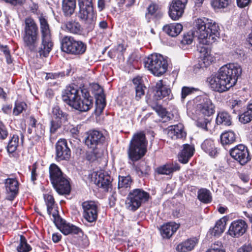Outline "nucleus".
<instances>
[{
	"label": "nucleus",
	"mask_w": 252,
	"mask_h": 252,
	"mask_svg": "<svg viewBox=\"0 0 252 252\" xmlns=\"http://www.w3.org/2000/svg\"><path fill=\"white\" fill-rule=\"evenodd\" d=\"M210 123V121L208 119L199 118L196 122V126L205 130H208L207 125Z\"/></svg>",
	"instance_id": "52"
},
{
	"label": "nucleus",
	"mask_w": 252,
	"mask_h": 252,
	"mask_svg": "<svg viewBox=\"0 0 252 252\" xmlns=\"http://www.w3.org/2000/svg\"><path fill=\"white\" fill-rule=\"evenodd\" d=\"M178 224L175 222H168L161 226L160 234L164 238H169L179 228Z\"/></svg>",
	"instance_id": "24"
},
{
	"label": "nucleus",
	"mask_w": 252,
	"mask_h": 252,
	"mask_svg": "<svg viewBox=\"0 0 252 252\" xmlns=\"http://www.w3.org/2000/svg\"><path fill=\"white\" fill-rule=\"evenodd\" d=\"M4 2L9 3L13 6L22 5L26 0H2Z\"/></svg>",
	"instance_id": "57"
},
{
	"label": "nucleus",
	"mask_w": 252,
	"mask_h": 252,
	"mask_svg": "<svg viewBox=\"0 0 252 252\" xmlns=\"http://www.w3.org/2000/svg\"><path fill=\"white\" fill-rule=\"evenodd\" d=\"M147 141L145 134L138 132L133 135L127 150L129 158L132 161L141 159L147 152Z\"/></svg>",
	"instance_id": "4"
},
{
	"label": "nucleus",
	"mask_w": 252,
	"mask_h": 252,
	"mask_svg": "<svg viewBox=\"0 0 252 252\" xmlns=\"http://www.w3.org/2000/svg\"><path fill=\"white\" fill-rule=\"evenodd\" d=\"M145 66L154 75L159 76L166 72L168 67L167 59L158 54L149 55L145 60Z\"/></svg>",
	"instance_id": "8"
},
{
	"label": "nucleus",
	"mask_w": 252,
	"mask_h": 252,
	"mask_svg": "<svg viewBox=\"0 0 252 252\" xmlns=\"http://www.w3.org/2000/svg\"><path fill=\"white\" fill-rule=\"evenodd\" d=\"M148 14L151 15L157 18H159L162 15L159 9L158 5L155 3H152L148 6Z\"/></svg>",
	"instance_id": "41"
},
{
	"label": "nucleus",
	"mask_w": 252,
	"mask_h": 252,
	"mask_svg": "<svg viewBox=\"0 0 252 252\" xmlns=\"http://www.w3.org/2000/svg\"><path fill=\"white\" fill-rule=\"evenodd\" d=\"M195 101L199 103L196 104L197 111L205 116H210L215 112V106L211 99L207 96H198Z\"/></svg>",
	"instance_id": "14"
},
{
	"label": "nucleus",
	"mask_w": 252,
	"mask_h": 252,
	"mask_svg": "<svg viewBox=\"0 0 252 252\" xmlns=\"http://www.w3.org/2000/svg\"><path fill=\"white\" fill-rule=\"evenodd\" d=\"M8 133L6 127L0 121V139H5L8 136Z\"/></svg>",
	"instance_id": "56"
},
{
	"label": "nucleus",
	"mask_w": 252,
	"mask_h": 252,
	"mask_svg": "<svg viewBox=\"0 0 252 252\" xmlns=\"http://www.w3.org/2000/svg\"><path fill=\"white\" fill-rule=\"evenodd\" d=\"M86 45L81 40H77L71 36H65L61 40L62 50L68 54L80 55L86 50Z\"/></svg>",
	"instance_id": "9"
},
{
	"label": "nucleus",
	"mask_w": 252,
	"mask_h": 252,
	"mask_svg": "<svg viewBox=\"0 0 252 252\" xmlns=\"http://www.w3.org/2000/svg\"><path fill=\"white\" fill-rule=\"evenodd\" d=\"M194 91L193 88H189L188 87H183L182 89L181 92V98L182 100H184L185 98L188 95L190 94Z\"/></svg>",
	"instance_id": "53"
},
{
	"label": "nucleus",
	"mask_w": 252,
	"mask_h": 252,
	"mask_svg": "<svg viewBox=\"0 0 252 252\" xmlns=\"http://www.w3.org/2000/svg\"><path fill=\"white\" fill-rule=\"evenodd\" d=\"M132 181L130 176L119 177L118 189L120 191L122 192L125 189L129 190Z\"/></svg>",
	"instance_id": "34"
},
{
	"label": "nucleus",
	"mask_w": 252,
	"mask_h": 252,
	"mask_svg": "<svg viewBox=\"0 0 252 252\" xmlns=\"http://www.w3.org/2000/svg\"><path fill=\"white\" fill-rule=\"evenodd\" d=\"M252 246L251 244H245L238 250V252H251Z\"/></svg>",
	"instance_id": "60"
},
{
	"label": "nucleus",
	"mask_w": 252,
	"mask_h": 252,
	"mask_svg": "<svg viewBox=\"0 0 252 252\" xmlns=\"http://www.w3.org/2000/svg\"><path fill=\"white\" fill-rule=\"evenodd\" d=\"M149 194L140 189H136L130 191L126 200V208L135 211L142 203L148 200Z\"/></svg>",
	"instance_id": "10"
},
{
	"label": "nucleus",
	"mask_w": 252,
	"mask_h": 252,
	"mask_svg": "<svg viewBox=\"0 0 252 252\" xmlns=\"http://www.w3.org/2000/svg\"><path fill=\"white\" fill-rule=\"evenodd\" d=\"M53 220L55 224L59 229L65 222L61 217L59 215L58 212L57 210H55L52 214Z\"/></svg>",
	"instance_id": "47"
},
{
	"label": "nucleus",
	"mask_w": 252,
	"mask_h": 252,
	"mask_svg": "<svg viewBox=\"0 0 252 252\" xmlns=\"http://www.w3.org/2000/svg\"><path fill=\"white\" fill-rule=\"evenodd\" d=\"M197 198L201 202L204 203H209L212 201L210 191L204 188H202L198 190Z\"/></svg>",
	"instance_id": "36"
},
{
	"label": "nucleus",
	"mask_w": 252,
	"mask_h": 252,
	"mask_svg": "<svg viewBox=\"0 0 252 252\" xmlns=\"http://www.w3.org/2000/svg\"><path fill=\"white\" fill-rule=\"evenodd\" d=\"M170 89L163 83V80L158 81L156 85L155 96L157 99H160L169 94Z\"/></svg>",
	"instance_id": "26"
},
{
	"label": "nucleus",
	"mask_w": 252,
	"mask_h": 252,
	"mask_svg": "<svg viewBox=\"0 0 252 252\" xmlns=\"http://www.w3.org/2000/svg\"><path fill=\"white\" fill-rule=\"evenodd\" d=\"M167 134L173 139L182 138L186 136V133L184 130V126L181 123L169 126Z\"/></svg>",
	"instance_id": "23"
},
{
	"label": "nucleus",
	"mask_w": 252,
	"mask_h": 252,
	"mask_svg": "<svg viewBox=\"0 0 252 252\" xmlns=\"http://www.w3.org/2000/svg\"><path fill=\"white\" fill-rule=\"evenodd\" d=\"M242 71L238 63L227 64L221 67L218 73L208 77L207 82L213 91L223 93L235 85Z\"/></svg>",
	"instance_id": "1"
},
{
	"label": "nucleus",
	"mask_w": 252,
	"mask_h": 252,
	"mask_svg": "<svg viewBox=\"0 0 252 252\" xmlns=\"http://www.w3.org/2000/svg\"><path fill=\"white\" fill-rule=\"evenodd\" d=\"M18 252H29L32 250L31 247L27 243L26 238L21 235L20 237V243L17 247Z\"/></svg>",
	"instance_id": "40"
},
{
	"label": "nucleus",
	"mask_w": 252,
	"mask_h": 252,
	"mask_svg": "<svg viewBox=\"0 0 252 252\" xmlns=\"http://www.w3.org/2000/svg\"><path fill=\"white\" fill-rule=\"evenodd\" d=\"M59 73H47L46 78L47 79H57L59 77Z\"/></svg>",
	"instance_id": "64"
},
{
	"label": "nucleus",
	"mask_w": 252,
	"mask_h": 252,
	"mask_svg": "<svg viewBox=\"0 0 252 252\" xmlns=\"http://www.w3.org/2000/svg\"><path fill=\"white\" fill-rule=\"evenodd\" d=\"M199 53L198 63L196 66L198 68H206L214 61V58L205 47H201Z\"/></svg>",
	"instance_id": "21"
},
{
	"label": "nucleus",
	"mask_w": 252,
	"mask_h": 252,
	"mask_svg": "<svg viewBox=\"0 0 252 252\" xmlns=\"http://www.w3.org/2000/svg\"><path fill=\"white\" fill-rule=\"evenodd\" d=\"M38 28L35 21L31 17L25 19L23 40L24 46L30 50L34 51L38 40Z\"/></svg>",
	"instance_id": "6"
},
{
	"label": "nucleus",
	"mask_w": 252,
	"mask_h": 252,
	"mask_svg": "<svg viewBox=\"0 0 252 252\" xmlns=\"http://www.w3.org/2000/svg\"><path fill=\"white\" fill-rule=\"evenodd\" d=\"M86 135L84 140L85 144L92 150H94L97 146L103 144L106 139L101 131L96 130H89Z\"/></svg>",
	"instance_id": "12"
},
{
	"label": "nucleus",
	"mask_w": 252,
	"mask_h": 252,
	"mask_svg": "<svg viewBox=\"0 0 252 252\" xmlns=\"http://www.w3.org/2000/svg\"><path fill=\"white\" fill-rule=\"evenodd\" d=\"M44 199L47 205L48 214L50 215L55 204L54 198L51 195L45 194L44 195Z\"/></svg>",
	"instance_id": "46"
},
{
	"label": "nucleus",
	"mask_w": 252,
	"mask_h": 252,
	"mask_svg": "<svg viewBox=\"0 0 252 252\" xmlns=\"http://www.w3.org/2000/svg\"><path fill=\"white\" fill-rule=\"evenodd\" d=\"M56 158L58 160H68L71 155V151L65 139H61L56 145Z\"/></svg>",
	"instance_id": "18"
},
{
	"label": "nucleus",
	"mask_w": 252,
	"mask_h": 252,
	"mask_svg": "<svg viewBox=\"0 0 252 252\" xmlns=\"http://www.w3.org/2000/svg\"><path fill=\"white\" fill-rule=\"evenodd\" d=\"M65 30L74 34L80 35L83 32V28L80 24L75 21L71 20L65 24Z\"/></svg>",
	"instance_id": "27"
},
{
	"label": "nucleus",
	"mask_w": 252,
	"mask_h": 252,
	"mask_svg": "<svg viewBox=\"0 0 252 252\" xmlns=\"http://www.w3.org/2000/svg\"><path fill=\"white\" fill-rule=\"evenodd\" d=\"M78 5L80 6L81 4H83L84 6H93L92 0H78Z\"/></svg>",
	"instance_id": "63"
},
{
	"label": "nucleus",
	"mask_w": 252,
	"mask_h": 252,
	"mask_svg": "<svg viewBox=\"0 0 252 252\" xmlns=\"http://www.w3.org/2000/svg\"><path fill=\"white\" fill-rule=\"evenodd\" d=\"M226 223V219L222 218L220 220H218L216 225L213 228L212 233L215 236L220 235L221 233L223 232Z\"/></svg>",
	"instance_id": "38"
},
{
	"label": "nucleus",
	"mask_w": 252,
	"mask_h": 252,
	"mask_svg": "<svg viewBox=\"0 0 252 252\" xmlns=\"http://www.w3.org/2000/svg\"><path fill=\"white\" fill-rule=\"evenodd\" d=\"M237 5L240 8H244L249 6L252 0H236Z\"/></svg>",
	"instance_id": "59"
},
{
	"label": "nucleus",
	"mask_w": 252,
	"mask_h": 252,
	"mask_svg": "<svg viewBox=\"0 0 252 252\" xmlns=\"http://www.w3.org/2000/svg\"><path fill=\"white\" fill-rule=\"evenodd\" d=\"M162 29L169 36L175 37L182 31L183 26L179 23H172L164 26Z\"/></svg>",
	"instance_id": "29"
},
{
	"label": "nucleus",
	"mask_w": 252,
	"mask_h": 252,
	"mask_svg": "<svg viewBox=\"0 0 252 252\" xmlns=\"http://www.w3.org/2000/svg\"><path fill=\"white\" fill-rule=\"evenodd\" d=\"M76 8V0H63L62 10L66 17H70Z\"/></svg>",
	"instance_id": "31"
},
{
	"label": "nucleus",
	"mask_w": 252,
	"mask_h": 252,
	"mask_svg": "<svg viewBox=\"0 0 252 252\" xmlns=\"http://www.w3.org/2000/svg\"><path fill=\"white\" fill-rule=\"evenodd\" d=\"M221 246V243L218 242L217 244L214 243L212 245L211 248L206 252H225L223 249L220 248Z\"/></svg>",
	"instance_id": "54"
},
{
	"label": "nucleus",
	"mask_w": 252,
	"mask_h": 252,
	"mask_svg": "<svg viewBox=\"0 0 252 252\" xmlns=\"http://www.w3.org/2000/svg\"><path fill=\"white\" fill-rule=\"evenodd\" d=\"M62 121L59 120H52L50 124V132L52 134L55 133L57 129L61 127Z\"/></svg>",
	"instance_id": "51"
},
{
	"label": "nucleus",
	"mask_w": 252,
	"mask_h": 252,
	"mask_svg": "<svg viewBox=\"0 0 252 252\" xmlns=\"http://www.w3.org/2000/svg\"><path fill=\"white\" fill-rule=\"evenodd\" d=\"M236 140V135L232 131H227L220 135V141L223 145H227L233 143Z\"/></svg>",
	"instance_id": "35"
},
{
	"label": "nucleus",
	"mask_w": 252,
	"mask_h": 252,
	"mask_svg": "<svg viewBox=\"0 0 252 252\" xmlns=\"http://www.w3.org/2000/svg\"><path fill=\"white\" fill-rule=\"evenodd\" d=\"M135 169L139 176H143L149 173L150 167L144 162H140L135 167Z\"/></svg>",
	"instance_id": "42"
},
{
	"label": "nucleus",
	"mask_w": 252,
	"mask_h": 252,
	"mask_svg": "<svg viewBox=\"0 0 252 252\" xmlns=\"http://www.w3.org/2000/svg\"><path fill=\"white\" fill-rule=\"evenodd\" d=\"M6 191V199L12 201L17 195L19 191V183L14 178H8L5 180Z\"/></svg>",
	"instance_id": "19"
},
{
	"label": "nucleus",
	"mask_w": 252,
	"mask_h": 252,
	"mask_svg": "<svg viewBox=\"0 0 252 252\" xmlns=\"http://www.w3.org/2000/svg\"><path fill=\"white\" fill-rule=\"evenodd\" d=\"M193 37L191 34H185L181 41L183 44H190L192 42Z\"/></svg>",
	"instance_id": "58"
},
{
	"label": "nucleus",
	"mask_w": 252,
	"mask_h": 252,
	"mask_svg": "<svg viewBox=\"0 0 252 252\" xmlns=\"http://www.w3.org/2000/svg\"><path fill=\"white\" fill-rule=\"evenodd\" d=\"M135 88V98L136 100H139L142 96L144 95L145 89L146 88L144 85L136 86Z\"/></svg>",
	"instance_id": "49"
},
{
	"label": "nucleus",
	"mask_w": 252,
	"mask_h": 252,
	"mask_svg": "<svg viewBox=\"0 0 252 252\" xmlns=\"http://www.w3.org/2000/svg\"><path fill=\"white\" fill-rule=\"evenodd\" d=\"M201 148L211 157H215L217 154V148L215 147L214 141L212 139H207L204 140L201 144Z\"/></svg>",
	"instance_id": "32"
},
{
	"label": "nucleus",
	"mask_w": 252,
	"mask_h": 252,
	"mask_svg": "<svg viewBox=\"0 0 252 252\" xmlns=\"http://www.w3.org/2000/svg\"><path fill=\"white\" fill-rule=\"evenodd\" d=\"M19 144V137L17 134H13L8 142L7 150L10 153H14L16 150Z\"/></svg>",
	"instance_id": "39"
},
{
	"label": "nucleus",
	"mask_w": 252,
	"mask_h": 252,
	"mask_svg": "<svg viewBox=\"0 0 252 252\" xmlns=\"http://www.w3.org/2000/svg\"><path fill=\"white\" fill-rule=\"evenodd\" d=\"M198 243V239L195 237L189 238L178 244L176 250L179 252H188L194 249Z\"/></svg>",
	"instance_id": "25"
},
{
	"label": "nucleus",
	"mask_w": 252,
	"mask_h": 252,
	"mask_svg": "<svg viewBox=\"0 0 252 252\" xmlns=\"http://www.w3.org/2000/svg\"><path fill=\"white\" fill-rule=\"evenodd\" d=\"M27 105L26 103L22 101H17L15 103V106L13 110V114L15 116H18L26 110Z\"/></svg>",
	"instance_id": "43"
},
{
	"label": "nucleus",
	"mask_w": 252,
	"mask_h": 252,
	"mask_svg": "<svg viewBox=\"0 0 252 252\" xmlns=\"http://www.w3.org/2000/svg\"><path fill=\"white\" fill-rule=\"evenodd\" d=\"M52 113L53 118L56 120L62 121L66 119V114L64 113L58 106L53 108Z\"/></svg>",
	"instance_id": "44"
},
{
	"label": "nucleus",
	"mask_w": 252,
	"mask_h": 252,
	"mask_svg": "<svg viewBox=\"0 0 252 252\" xmlns=\"http://www.w3.org/2000/svg\"><path fill=\"white\" fill-rule=\"evenodd\" d=\"M36 163H34L32 166V169L31 170V180L33 183L34 181L36 180V177L37 176V173H36Z\"/></svg>",
	"instance_id": "61"
},
{
	"label": "nucleus",
	"mask_w": 252,
	"mask_h": 252,
	"mask_svg": "<svg viewBox=\"0 0 252 252\" xmlns=\"http://www.w3.org/2000/svg\"><path fill=\"white\" fill-rule=\"evenodd\" d=\"M60 229L65 235L70 234H77L82 232L81 229L78 227L66 222L61 227Z\"/></svg>",
	"instance_id": "33"
},
{
	"label": "nucleus",
	"mask_w": 252,
	"mask_h": 252,
	"mask_svg": "<svg viewBox=\"0 0 252 252\" xmlns=\"http://www.w3.org/2000/svg\"><path fill=\"white\" fill-rule=\"evenodd\" d=\"M39 22L41 43L38 52L40 56L46 57L52 49L53 43L52 41L51 31L47 20L41 16L39 17Z\"/></svg>",
	"instance_id": "7"
},
{
	"label": "nucleus",
	"mask_w": 252,
	"mask_h": 252,
	"mask_svg": "<svg viewBox=\"0 0 252 252\" xmlns=\"http://www.w3.org/2000/svg\"><path fill=\"white\" fill-rule=\"evenodd\" d=\"M247 225L245 221L239 220L233 221L229 228V234L233 237H239L244 234Z\"/></svg>",
	"instance_id": "20"
},
{
	"label": "nucleus",
	"mask_w": 252,
	"mask_h": 252,
	"mask_svg": "<svg viewBox=\"0 0 252 252\" xmlns=\"http://www.w3.org/2000/svg\"><path fill=\"white\" fill-rule=\"evenodd\" d=\"M229 0H212L211 5L215 9L224 8L229 4Z\"/></svg>",
	"instance_id": "45"
},
{
	"label": "nucleus",
	"mask_w": 252,
	"mask_h": 252,
	"mask_svg": "<svg viewBox=\"0 0 252 252\" xmlns=\"http://www.w3.org/2000/svg\"><path fill=\"white\" fill-rule=\"evenodd\" d=\"M216 123L218 125L230 126L231 124L230 116L226 112H220L216 118Z\"/></svg>",
	"instance_id": "37"
},
{
	"label": "nucleus",
	"mask_w": 252,
	"mask_h": 252,
	"mask_svg": "<svg viewBox=\"0 0 252 252\" xmlns=\"http://www.w3.org/2000/svg\"><path fill=\"white\" fill-rule=\"evenodd\" d=\"M28 132L33 133L36 139L39 140L44 135L45 127L33 116H31L29 118Z\"/></svg>",
	"instance_id": "17"
},
{
	"label": "nucleus",
	"mask_w": 252,
	"mask_h": 252,
	"mask_svg": "<svg viewBox=\"0 0 252 252\" xmlns=\"http://www.w3.org/2000/svg\"><path fill=\"white\" fill-rule=\"evenodd\" d=\"M219 27L212 20L204 18L195 20L193 34L198 37L199 42L209 45L215 42L219 37Z\"/></svg>",
	"instance_id": "3"
},
{
	"label": "nucleus",
	"mask_w": 252,
	"mask_h": 252,
	"mask_svg": "<svg viewBox=\"0 0 252 252\" xmlns=\"http://www.w3.org/2000/svg\"><path fill=\"white\" fill-rule=\"evenodd\" d=\"M83 217L89 222H95L98 216V206L94 201H86L83 203Z\"/></svg>",
	"instance_id": "15"
},
{
	"label": "nucleus",
	"mask_w": 252,
	"mask_h": 252,
	"mask_svg": "<svg viewBox=\"0 0 252 252\" xmlns=\"http://www.w3.org/2000/svg\"><path fill=\"white\" fill-rule=\"evenodd\" d=\"M230 154L233 158L241 165L246 164L251 159L247 147L243 144L238 145L232 149Z\"/></svg>",
	"instance_id": "13"
},
{
	"label": "nucleus",
	"mask_w": 252,
	"mask_h": 252,
	"mask_svg": "<svg viewBox=\"0 0 252 252\" xmlns=\"http://www.w3.org/2000/svg\"><path fill=\"white\" fill-rule=\"evenodd\" d=\"M193 148L189 145H184L183 149L179 155V160L183 163H187L193 154Z\"/></svg>",
	"instance_id": "30"
},
{
	"label": "nucleus",
	"mask_w": 252,
	"mask_h": 252,
	"mask_svg": "<svg viewBox=\"0 0 252 252\" xmlns=\"http://www.w3.org/2000/svg\"><path fill=\"white\" fill-rule=\"evenodd\" d=\"M230 107L233 110L234 113L240 110L242 107L243 102L240 100L233 99L230 100Z\"/></svg>",
	"instance_id": "48"
},
{
	"label": "nucleus",
	"mask_w": 252,
	"mask_h": 252,
	"mask_svg": "<svg viewBox=\"0 0 252 252\" xmlns=\"http://www.w3.org/2000/svg\"><path fill=\"white\" fill-rule=\"evenodd\" d=\"M112 179L106 172H101L99 173L95 179L96 185L104 191H108L112 188Z\"/></svg>",
	"instance_id": "22"
},
{
	"label": "nucleus",
	"mask_w": 252,
	"mask_h": 252,
	"mask_svg": "<svg viewBox=\"0 0 252 252\" xmlns=\"http://www.w3.org/2000/svg\"><path fill=\"white\" fill-rule=\"evenodd\" d=\"M180 169L177 163H169L163 165L157 168L156 171L158 174L170 175Z\"/></svg>",
	"instance_id": "28"
},
{
	"label": "nucleus",
	"mask_w": 252,
	"mask_h": 252,
	"mask_svg": "<svg viewBox=\"0 0 252 252\" xmlns=\"http://www.w3.org/2000/svg\"><path fill=\"white\" fill-rule=\"evenodd\" d=\"M239 119L241 123L245 124L250 122L252 120V117L247 110L243 114L239 115Z\"/></svg>",
	"instance_id": "50"
},
{
	"label": "nucleus",
	"mask_w": 252,
	"mask_h": 252,
	"mask_svg": "<svg viewBox=\"0 0 252 252\" xmlns=\"http://www.w3.org/2000/svg\"><path fill=\"white\" fill-rule=\"evenodd\" d=\"M79 7V10L76 13V15L80 21L84 22L90 28L93 27L96 18L93 6L86 7L84 6L83 4H81Z\"/></svg>",
	"instance_id": "11"
},
{
	"label": "nucleus",
	"mask_w": 252,
	"mask_h": 252,
	"mask_svg": "<svg viewBox=\"0 0 252 252\" xmlns=\"http://www.w3.org/2000/svg\"><path fill=\"white\" fill-rule=\"evenodd\" d=\"M188 0H173L168 11L169 17L174 21L180 18L184 12Z\"/></svg>",
	"instance_id": "16"
},
{
	"label": "nucleus",
	"mask_w": 252,
	"mask_h": 252,
	"mask_svg": "<svg viewBox=\"0 0 252 252\" xmlns=\"http://www.w3.org/2000/svg\"><path fill=\"white\" fill-rule=\"evenodd\" d=\"M63 100L72 108L86 112L93 106V98L85 88L78 89L77 87L69 86L65 90L62 96Z\"/></svg>",
	"instance_id": "2"
},
{
	"label": "nucleus",
	"mask_w": 252,
	"mask_h": 252,
	"mask_svg": "<svg viewBox=\"0 0 252 252\" xmlns=\"http://www.w3.org/2000/svg\"><path fill=\"white\" fill-rule=\"evenodd\" d=\"M89 153L87 155V159L90 161H94L100 157V154H98L95 150Z\"/></svg>",
	"instance_id": "55"
},
{
	"label": "nucleus",
	"mask_w": 252,
	"mask_h": 252,
	"mask_svg": "<svg viewBox=\"0 0 252 252\" xmlns=\"http://www.w3.org/2000/svg\"><path fill=\"white\" fill-rule=\"evenodd\" d=\"M49 174L51 182L57 192L61 195L68 194L70 191L69 182L60 168L56 164H51Z\"/></svg>",
	"instance_id": "5"
},
{
	"label": "nucleus",
	"mask_w": 252,
	"mask_h": 252,
	"mask_svg": "<svg viewBox=\"0 0 252 252\" xmlns=\"http://www.w3.org/2000/svg\"><path fill=\"white\" fill-rule=\"evenodd\" d=\"M111 0H98V8L99 11L103 10L105 7L106 3H109Z\"/></svg>",
	"instance_id": "62"
}]
</instances>
